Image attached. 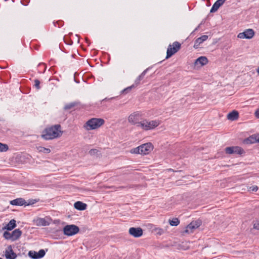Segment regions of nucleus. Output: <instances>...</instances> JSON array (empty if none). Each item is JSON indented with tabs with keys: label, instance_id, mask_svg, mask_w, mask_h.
<instances>
[{
	"label": "nucleus",
	"instance_id": "nucleus-1",
	"mask_svg": "<svg viewBox=\"0 0 259 259\" xmlns=\"http://www.w3.org/2000/svg\"><path fill=\"white\" fill-rule=\"evenodd\" d=\"M61 128V125L59 124L47 127L42 131L41 137L45 140H53L60 137L63 133Z\"/></svg>",
	"mask_w": 259,
	"mask_h": 259
},
{
	"label": "nucleus",
	"instance_id": "nucleus-2",
	"mask_svg": "<svg viewBox=\"0 0 259 259\" xmlns=\"http://www.w3.org/2000/svg\"><path fill=\"white\" fill-rule=\"evenodd\" d=\"M153 145L150 142L146 143L130 150L132 154L147 155L153 149Z\"/></svg>",
	"mask_w": 259,
	"mask_h": 259
},
{
	"label": "nucleus",
	"instance_id": "nucleus-3",
	"mask_svg": "<svg viewBox=\"0 0 259 259\" xmlns=\"http://www.w3.org/2000/svg\"><path fill=\"white\" fill-rule=\"evenodd\" d=\"M105 123L103 118H92L88 120L83 125L87 131L94 130L101 127Z\"/></svg>",
	"mask_w": 259,
	"mask_h": 259
},
{
	"label": "nucleus",
	"instance_id": "nucleus-4",
	"mask_svg": "<svg viewBox=\"0 0 259 259\" xmlns=\"http://www.w3.org/2000/svg\"><path fill=\"white\" fill-rule=\"evenodd\" d=\"M80 229L76 225H67L63 228V232L64 235L67 236H72L79 233Z\"/></svg>",
	"mask_w": 259,
	"mask_h": 259
},
{
	"label": "nucleus",
	"instance_id": "nucleus-5",
	"mask_svg": "<svg viewBox=\"0 0 259 259\" xmlns=\"http://www.w3.org/2000/svg\"><path fill=\"white\" fill-rule=\"evenodd\" d=\"M160 124V122L158 120H152L148 121L147 120H144L138 123V126H141L143 129L145 131L154 129Z\"/></svg>",
	"mask_w": 259,
	"mask_h": 259
},
{
	"label": "nucleus",
	"instance_id": "nucleus-6",
	"mask_svg": "<svg viewBox=\"0 0 259 259\" xmlns=\"http://www.w3.org/2000/svg\"><path fill=\"white\" fill-rule=\"evenodd\" d=\"M181 48V44L178 41H175L172 45H169L166 52V59L171 57L178 52Z\"/></svg>",
	"mask_w": 259,
	"mask_h": 259
},
{
	"label": "nucleus",
	"instance_id": "nucleus-7",
	"mask_svg": "<svg viewBox=\"0 0 259 259\" xmlns=\"http://www.w3.org/2000/svg\"><path fill=\"white\" fill-rule=\"evenodd\" d=\"M225 151L228 154L242 155L245 153L244 150L239 146L227 147L225 149Z\"/></svg>",
	"mask_w": 259,
	"mask_h": 259
},
{
	"label": "nucleus",
	"instance_id": "nucleus-8",
	"mask_svg": "<svg viewBox=\"0 0 259 259\" xmlns=\"http://www.w3.org/2000/svg\"><path fill=\"white\" fill-rule=\"evenodd\" d=\"M128 233L135 238H139L143 235V230L141 227H131L128 230Z\"/></svg>",
	"mask_w": 259,
	"mask_h": 259
},
{
	"label": "nucleus",
	"instance_id": "nucleus-9",
	"mask_svg": "<svg viewBox=\"0 0 259 259\" xmlns=\"http://www.w3.org/2000/svg\"><path fill=\"white\" fill-rule=\"evenodd\" d=\"M46 254V252L44 249H40L38 252L30 250L28 252V255L29 257L32 259H40L42 258Z\"/></svg>",
	"mask_w": 259,
	"mask_h": 259
},
{
	"label": "nucleus",
	"instance_id": "nucleus-10",
	"mask_svg": "<svg viewBox=\"0 0 259 259\" xmlns=\"http://www.w3.org/2000/svg\"><path fill=\"white\" fill-rule=\"evenodd\" d=\"M254 35V31L252 29H246L243 32H240L238 34V37L240 38L250 39Z\"/></svg>",
	"mask_w": 259,
	"mask_h": 259
},
{
	"label": "nucleus",
	"instance_id": "nucleus-11",
	"mask_svg": "<svg viewBox=\"0 0 259 259\" xmlns=\"http://www.w3.org/2000/svg\"><path fill=\"white\" fill-rule=\"evenodd\" d=\"M52 219L50 218L46 219L45 218H38L36 219L33 220V222L37 226H47L50 224V221Z\"/></svg>",
	"mask_w": 259,
	"mask_h": 259
},
{
	"label": "nucleus",
	"instance_id": "nucleus-12",
	"mask_svg": "<svg viewBox=\"0 0 259 259\" xmlns=\"http://www.w3.org/2000/svg\"><path fill=\"white\" fill-rule=\"evenodd\" d=\"M243 143L245 144H251L259 143V134H254L245 138Z\"/></svg>",
	"mask_w": 259,
	"mask_h": 259
},
{
	"label": "nucleus",
	"instance_id": "nucleus-13",
	"mask_svg": "<svg viewBox=\"0 0 259 259\" xmlns=\"http://www.w3.org/2000/svg\"><path fill=\"white\" fill-rule=\"evenodd\" d=\"M140 116V114L138 112H135L131 114L128 118V122L132 124L135 125L136 124L137 126H138V123L140 122L138 121L139 117Z\"/></svg>",
	"mask_w": 259,
	"mask_h": 259
},
{
	"label": "nucleus",
	"instance_id": "nucleus-14",
	"mask_svg": "<svg viewBox=\"0 0 259 259\" xmlns=\"http://www.w3.org/2000/svg\"><path fill=\"white\" fill-rule=\"evenodd\" d=\"M5 257L7 259H16L17 258V254L13 250L12 245H9L6 249Z\"/></svg>",
	"mask_w": 259,
	"mask_h": 259
},
{
	"label": "nucleus",
	"instance_id": "nucleus-15",
	"mask_svg": "<svg viewBox=\"0 0 259 259\" xmlns=\"http://www.w3.org/2000/svg\"><path fill=\"white\" fill-rule=\"evenodd\" d=\"M17 226L16 221L14 219H12L6 224L4 227L2 228V230L12 231Z\"/></svg>",
	"mask_w": 259,
	"mask_h": 259
},
{
	"label": "nucleus",
	"instance_id": "nucleus-16",
	"mask_svg": "<svg viewBox=\"0 0 259 259\" xmlns=\"http://www.w3.org/2000/svg\"><path fill=\"white\" fill-rule=\"evenodd\" d=\"M149 68L146 69L140 75L138 76V77L135 80L134 83L133 84V85H134V88L136 89L139 85L141 84V81L142 80L149 70Z\"/></svg>",
	"mask_w": 259,
	"mask_h": 259
},
{
	"label": "nucleus",
	"instance_id": "nucleus-17",
	"mask_svg": "<svg viewBox=\"0 0 259 259\" xmlns=\"http://www.w3.org/2000/svg\"><path fill=\"white\" fill-rule=\"evenodd\" d=\"M10 203L12 205L14 206H22L25 205L26 201L24 198H18L10 201Z\"/></svg>",
	"mask_w": 259,
	"mask_h": 259
},
{
	"label": "nucleus",
	"instance_id": "nucleus-18",
	"mask_svg": "<svg viewBox=\"0 0 259 259\" xmlns=\"http://www.w3.org/2000/svg\"><path fill=\"white\" fill-rule=\"evenodd\" d=\"M226 0H217L213 5L210 9V13H214L222 6Z\"/></svg>",
	"mask_w": 259,
	"mask_h": 259
},
{
	"label": "nucleus",
	"instance_id": "nucleus-19",
	"mask_svg": "<svg viewBox=\"0 0 259 259\" xmlns=\"http://www.w3.org/2000/svg\"><path fill=\"white\" fill-rule=\"evenodd\" d=\"M208 36L207 35H203L196 39L194 42V48L195 49H198L199 45L203 41L206 40L208 39Z\"/></svg>",
	"mask_w": 259,
	"mask_h": 259
},
{
	"label": "nucleus",
	"instance_id": "nucleus-20",
	"mask_svg": "<svg viewBox=\"0 0 259 259\" xmlns=\"http://www.w3.org/2000/svg\"><path fill=\"white\" fill-rule=\"evenodd\" d=\"M74 207L78 210H84L87 209V204L81 201H78L74 203Z\"/></svg>",
	"mask_w": 259,
	"mask_h": 259
},
{
	"label": "nucleus",
	"instance_id": "nucleus-21",
	"mask_svg": "<svg viewBox=\"0 0 259 259\" xmlns=\"http://www.w3.org/2000/svg\"><path fill=\"white\" fill-rule=\"evenodd\" d=\"M22 232L20 229L14 230L12 233V241L18 240L22 235Z\"/></svg>",
	"mask_w": 259,
	"mask_h": 259
},
{
	"label": "nucleus",
	"instance_id": "nucleus-22",
	"mask_svg": "<svg viewBox=\"0 0 259 259\" xmlns=\"http://www.w3.org/2000/svg\"><path fill=\"white\" fill-rule=\"evenodd\" d=\"M239 112L237 111L233 110L228 114L227 117L230 120L234 121L239 118Z\"/></svg>",
	"mask_w": 259,
	"mask_h": 259
},
{
	"label": "nucleus",
	"instance_id": "nucleus-23",
	"mask_svg": "<svg viewBox=\"0 0 259 259\" xmlns=\"http://www.w3.org/2000/svg\"><path fill=\"white\" fill-rule=\"evenodd\" d=\"M208 62V60L206 57L201 56L195 60L194 64L195 65L200 64L201 66H204L207 64Z\"/></svg>",
	"mask_w": 259,
	"mask_h": 259
},
{
	"label": "nucleus",
	"instance_id": "nucleus-24",
	"mask_svg": "<svg viewBox=\"0 0 259 259\" xmlns=\"http://www.w3.org/2000/svg\"><path fill=\"white\" fill-rule=\"evenodd\" d=\"M81 103L79 101H74L66 104L63 109L65 110H68L76 106H80Z\"/></svg>",
	"mask_w": 259,
	"mask_h": 259
},
{
	"label": "nucleus",
	"instance_id": "nucleus-25",
	"mask_svg": "<svg viewBox=\"0 0 259 259\" xmlns=\"http://www.w3.org/2000/svg\"><path fill=\"white\" fill-rule=\"evenodd\" d=\"M112 98H104L102 100L98 102L95 103L94 106L97 107L98 108L101 107L102 106H106V103L107 102H110L111 99Z\"/></svg>",
	"mask_w": 259,
	"mask_h": 259
},
{
	"label": "nucleus",
	"instance_id": "nucleus-26",
	"mask_svg": "<svg viewBox=\"0 0 259 259\" xmlns=\"http://www.w3.org/2000/svg\"><path fill=\"white\" fill-rule=\"evenodd\" d=\"M135 89V88H134V85H132L123 90L121 92V94L123 95H126L127 94L133 92Z\"/></svg>",
	"mask_w": 259,
	"mask_h": 259
},
{
	"label": "nucleus",
	"instance_id": "nucleus-27",
	"mask_svg": "<svg viewBox=\"0 0 259 259\" xmlns=\"http://www.w3.org/2000/svg\"><path fill=\"white\" fill-rule=\"evenodd\" d=\"M169 224L171 226H177L180 224V221L178 218H173L169 220Z\"/></svg>",
	"mask_w": 259,
	"mask_h": 259
},
{
	"label": "nucleus",
	"instance_id": "nucleus-28",
	"mask_svg": "<svg viewBox=\"0 0 259 259\" xmlns=\"http://www.w3.org/2000/svg\"><path fill=\"white\" fill-rule=\"evenodd\" d=\"M193 224H192V223H190L189 225L187 226L186 229L185 231L186 233H192L193 232V230L196 229Z\"/></svg>",
	"mask_w": 259,
	"mask_h": 259
},
{
	"label": "nucleus",
	"instance_id": "nucleus-29",
	"mask_svg": "<svg viewBox=\"0 0 259 259\" xmlns=\"http://www.w3.org/2000/svg\"><path fill=\"white\" fill-rule=\"evenodd\" d=\"M9 149V146L6 144H4L0 142V152H6Z\"/></svg>",
	"mask_w": 259,
	"mask_h": 259
},
{
	"label": "nucleus",
	"instance_id": "nucleus-30",
	"mask_svg": "<svg viewBox=\"0 0 259 259\" xmlns=\"http://www.w3.org/2000/svg\"><path fill=\"white\" fill-rule=\"evenodd\" d=\"M9 231H5L3 233V237L5 238L6 240H10L12 241V235L11 233H10L9 232Z\"/></svg>",
	"mask_w": 259,
	"mask_h": 259
},
{
	"label": "nucleus",
	"instance_id": "nucleus-31",
	"mask_svg": "<svg viewBox=\"0 0 259 259\" xmlns=\"http://www.w3.org/2000/svg\"><path fill=\"white\" fill-rule=\"evenodd\" d=\"M191 223L192 224H193V226H194L195 228L197 229L201 225L202 221L200 219H198L196 221H192Z\"/></svg>",
	"mask_w": 259,
	"mask_h": 259
},
{
	"label": "nucleus",
	"instance_id": "nucleus-32",
	"mask_svg": "<svg viewBox=\"0 0 259 259\" xmlns=\"http://www.w3.org/2000/svg\"><path fill=\"white\" fill-rule=\"evenodd\" d=\"M38 149L39 152H43L44 153L48 154L51 152V150L50 149L44 147H39Z\"/></svg>",
	"mask_w": 259,
	"mask_h": 259
},
{
	"label": "nucleus",
	"instance_id": "nucleus-33",
	"mask_svg": "<svg viewBox=\"0 0 259 259\" xmlns=\"http://www.w3.org/2000/svg\"><path fill=\"white\" fill-rule=\"evenodd\" d=\"M34 84L33 86L37 90H39L40 89V81L38 79H35L34 80Z\"/></svg>",
	"mask_w": 259,
	"mask_h": 259
},
{
	"label": "nucleus",
	"instance_id": "nucleus-34",
	"mask_svg": "<svg viewBox=\"0 0 259 259\" xmlns=\"http://www.w3.org/2000/svg\"><path fill=\"white\" fill-rule=\"evenodd\" d=\"M37 202H38V200L36 199H29L28 202H26V203H25V206L32 205Z\"/></svg>",
	"mask_w": 259,
	"mask_h": 259
},
{
	"label": "nucleus",
	"instance_id": "nucleus-35",
	"mask_svg": "<svg viewBox=\"0 0 259 259\" xmlns=\"http://www.w3.org/2000/svg\"><path fill=\"white\" fill-rule=\"evenodd\" d=\"M253 228L259 230V220H256L253 221Z\"/></svg>",
	"mask_w": 259,
	"mask_h": 259
},
{
	"label": "nucleus",
	"instance_id": "nucleus-36",
	"mask_svg": "<svg viewBox=\"0 0 259 259\" xmlns=\"http://www.w3.org/2000/svg\"><path fill=\"white\" fill-rule=\"evenodd\" d=\"M154 230L156 232V234L158 235H161L164 232V231L163 229L159 228H156Z\"/></svg>",
	"mask_w": 259,
	"mask_h": 259
},
{
	"label": "nucleus",
	"instance_id": "nucleus-37",
	"mask_svg": "<svg viewBox=\"0 0 259 259\" xmlns=\"http://www.w3.org/2000/svg\"><path fill=\"white\" fill-rule=\"evenodd\" d=\"M99 150L96 149H92L89 152V154L92 156L97 154Z\"/></svg>",
	"mask_w": 259,
	"mask_h": 259
},
{
	"label": "nucleus",
	"instance_id": "nucleus-38",
	"mask_svg": "<svg viewBox=\"0 0 259 259\" xmlns=\"http://www.w3.org/2000/svg\"><path fill=\"white\" fill-rule=\"evenodd\" d=\"M258 190L257 186H252L249 187V191L252 192H256Z\"/></svg>",
	"mask_w": 259,
	"mask_h": 259
},
{
	"label": "nucleus",
	"instance_id": "nucleus-39",
	"mask_svg": "<svg viewBox=\"0 0 259 259\" xmlns=\"http://www.w3.org/2000/svg\"><path fill=\"white\" fill-rule=\"evenodd\" d=\"M30 0H22L21 1V4L24 6H27L29 3Z\"/></svg>",
	"mask_w": 259,
	"mask_h": 259
},
{
	"label": "nucleus",
	"instance_id": "nucleus-40",
	"mask_svg": "<svg viewBox=\"0 0 259 259\" xmlns=\"http://www.w3.org/2000/svg\"><path fill=\"white\" fill-rule=\"evenodd\" d=\"M54 25L55 26H56V23H57L58 25V27H60L63 25V22L61 21H58L56 22V23L54 22Z\"/></svg>",
	"mask_w": 259,
	"mask_h": 259
},
{
	"label": "nucleus",
	"instance_id": "nucleus-41",
	"mask_svg": "<svg viewBox=\"0 0 259 259\" xmlns=\"http://www.w3.org/2000/svg\"><path fill=\"white\" fill-rule=\"evenodd\" d=\"M132 187H133L131 185H127V186H119L118 187V189H124V188H131Z\"/></svg>",
	"mask_w": 259,
	"mask_h": 259
},
{
	"label": "nucleus",
	"instance_id": "nucleus-42",
	"mask_svg": "<svg viewBox=\"0 0 259 259\" xmlns=\"http://www.w3.org/2000/svg\"><path fill=\"white\" fill-rule=\"evenodd\" d=\"M255 116L257 118H259V108L256 109V110L255 112Z\"/></svg>",
	"mask_w": 259,
	"mask_h": 259
},
{
	"label": "nucleus",
	"instance_id": "nucleus-43",
	"mask_svg": "<svg viewBox=\"0 0 259 259\" xmlns=\"http://www.w3.org/2000/svg\"><path fill=\"white\" fill-rule=\"evenodd\" d=\"M41 65L45 66V64H43V63H39V65H38L39 66H40Z\"/></svg>",
	"mask_w": 259,
	"mask_h": 259
},
{
	"label": "nucleus",
	"instance_id": "nucleus-44",
	"mask_svg": "<svg viewBox=\"0 0 259 259\" xmlns=\"http://www.w3.org/2000/svg\"><path fill=\"white\" fill-rule=\"evenodd\" d=\"M256 72H257L258 74L259 75V67L256 69Z\"/></svg>",
	"mask_w": 259,
	"mask_h": 259
},
{
	"label": "nucleus",
	"instance_id": "nucleus-45",
	"mask_svg": "<svg viewBox=\"0 0 259 259\" xmlns=\"http://www.w3.org/2000/svg\"><path fill=\"white\" fill-rule=\"evenodd\" d=\"M73 44V42L71 41V43L69 45H72Z\"/></svg>",
	"mask_w": 259,
	"mask_h": 259
},
{
	"label": "nucleus",
	"instance_id": "nucleus-46",
	"mask_svg": "<svg viewBox=\"0 0 259 259\" xmlns=\"http://www.w3.org/2000/svg\"><path fill=\"white\" fill-rule=\"evenodd\" d=\"M169 170H170V171L172 170V171H173V169H169Z\"/></svg>",
	"mask_w": 259,
	"mask_h": 259
},
{
	"label": "nucleus",
	"instance_id": "nucleus-47",
	"mask_svg": "<svg viewBox=\"0 0 259 259\" xmlns=\"http://www.w3.org/2000/svg\"><path fill=\"white\" fill-rule=\"evenodd\" d=\"M46 69V67H45V69H44V71H45Z\"/></svg>",
	"mask_w": 259,
	"mask_h": 259
},
{
	"label": "nucleus",
	"instance_id": "nucleus-48",
	"mask_svg": "<svg viewBox=\"0 0 259 259\" xmlns=\"http://www.w3.org/2000/svg\"><path fill=\"white\" fill-rule=\"evenodd\" d=\"M14 1H15V0H12V2H14Z\"/></svg>",
	"mask_w": 259,
	"mask_h": 259
},
{
	"label": "nucleus",
	"instance_id": "nucleus-49",
	"mask_svg": "<svg viewBox=\"0 0 259 259\" xmlns=\"http://www.w3.org/2000/svg\"><path fill=\"white\" fill-rule=\"evenodd\" d=\"M0 259H3L2 257H0Z\"/></svg>",
	"mask_w": 259,
	"mask_h": 259
}]
</instances>
